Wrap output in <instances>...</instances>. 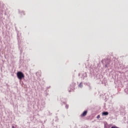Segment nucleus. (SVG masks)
<instances>
[{
    "label": "nucleus",
    "instance_id": "1",
    "mask_svg": "<svg viewBox=\"0 0 128 128\" xmlns=\"http://www.w3.org/2000/svg\"><path fill=\"white\" fill-rule=\"evenodd\" d=\"M17 78L18 80H22L24 78V74L22 72H17Z\"/></svg>",
    "mask_w": 128,
    "mask_h": 128
},
{
    "label": "nucleus",
    "instance_id": "5",
    "mask_svg": "<svg viewBox=\"0 0 128 128\" xmlns=\"http://www.w3.org/2000/svg\"><path fill=\"white\" fill-rule=\"evenodd\" d=\"M124 92L126 94H128V87L124 89Z\"/></svg>",
    "mask_w": 128,
    "mask_h": 128
},
{
    "label": "nucleus",
    "instance_id": "12",
    "mask_svg": "<svg viewBox=\"0 0 128 128\" xmlns=\"http://www.w3.org/2000/svg\"><path fill=\"white\" fill-rule=\"evenodd\" d=\"M12 128H14V126H12Z\"/></svg>",
    "mask_w": 128,
    "mask_h": 128
},
{
    "label": "nucleus",
    "instance_id": "3",
    "mask_svg": "<svg viewBox=\"0 0 128 128\" xmlns=\"http://www.w3.org/2000/svg\"><path fill=\"white\" fill-rule=\"evenodd\" d=\"M108 112H104L102 113V116H108Z\"/></svg>",
    "mask_w": 128,
    "mask_h": 128
},
{
    "label": "nucleus",
    "instance_id": "10",
    "mask_svg": "<svg viewBox=\"0 0 128 128\" xmlns=\"http://www.w3.org/2000/svg\"><path fill=\"white\" fill-rule=\"evenodd\" d=\"M108 64H106L105 65L106 68H108Z\"/></svg>",
    "mask_w": 128,
    "mask_h": 128
},
{
    "label": "nucleus",
    "instance_id": "2",
    "mask_svg": "<svg viewBox=\"0 0 128 128\" xmlns=\"http://www.w3.org/2000/svg\"><path fill=\"white\" fill-rule=\"evenodd\" d=\"M86 114H88V111H84L83 113L81 114V116H86Z\"/></svg>",
    "mask_w": 128,
    "mask_h": 128
},
{
    "label": "nucleus",
    "instance_id": "13",
    "mask_svg": "<svg viewBox=\"0 0 128 128\" xmlns=\"http://www.w3.org/2000/svg\"><path fill=\"white\" fill-rule=\"evenodd\" d=\"M78 76H80V74H78Z\"/></svg>",
    "mask_w": 128,
    "mask_h": 128
},
{
    "label": "nucleus",
    "instance_id": "11",
    "mask_svg": "<svg viewBox=\"0 0 128 128\" xmlns=\"http://www.w3.org/2000/svg\"><path fill=\"white\" fill-rule=\"evenodd\" d=\"M96 118H100V115H98Z\"/></svg>",
    "mask_w": 128,
    "mask_h": 128
},
{
    "label": "nucleus",
    "instance_id": "7",
    "mask_svg": "<svg viewBox=\"0 0 128 128\" xmlns=\"http://www.w3.org/2000/svg\"><path fill=\"white\" fill-rule=\"evenodd\" d=\"M104 128H110V125H105Z\"/></svg>",
    "mask_w": 128,
    "mask_h": 128
},
{
    "label": "nucleus",
    "instance_id": "4",
    "mask_svg": "<svg viewBox=\"0 0 128 128\" xmlns=\"http://www.w3.org/2000/svg\"><path fill=\"white\" fill-rule=\"evenodd\" d=\"M2 12H4V10H2V9L0 8V18H2Z\"/></svg>",
    "mask_w": 128,
    "mask_h": 128
},
{
    "label": "nucleus",
    "instance_id": "6",
    "mask_svg": "<svg viewBox=\"0 0 128 128\" xmlns=\"http://www.w3.org/2000/svg\"><path fill=\"white\" fill-rule=\"evenodd\" d=\"M79 88H82V82H81L79 85H78Z\"/></svg>",
    "mask_w": 128,
    "mask_h": 128
},
{
    "label": "nucleus",
    "instance_id": "9",
    "mask_svg": "<svg viewBox=\"0 0 128 128\" xmlns=\"http://www.w3.org/2000/svg\"><path fill=\"white\" fill-rule=\"evenodd\" d=\"M66 108H68V105L66 104Z\"/></svg>",
    "mask_w": 128,
    "mask_h": 128
},
{
    "label": "nucleus",
    "instance_id": "8",
    "mask_svg": "<svg viewBox=\"0 0 128 128\" xmlns=\"http://www.w3.org/2000/svg\"><path fill=\"white\" fill-rule=\"evenodd\" d=\"M86 84L88 86L90 90V83H87Z\"/></svg>",
    "mask_w": 128,
    "mask_h": 128
}]
</instances>
